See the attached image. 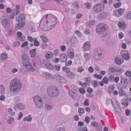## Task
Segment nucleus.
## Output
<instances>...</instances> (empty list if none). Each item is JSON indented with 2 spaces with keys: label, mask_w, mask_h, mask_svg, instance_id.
I'll use <instances>...</instances> for the list:
<instances>
[{
  "label": "nucleus",
  "mask_w": 131,
  "mask_h": 131,
  "mask_svg": "<svg viewBox=\"0 0 131 131\" xmlns=\"http://www.w3.org/2000/svg\"><path fill=\"white\" fill-rule=\"evenodd\" d=\"M57 23V19L54 16L47 15L44 16L41 20L39 27L42 30H45V28H52Z\"/></svg>",
  "instance_id": "obj_1"
},
{
  "label": "nucleus",
  "mask_w": 131,
  "mask_h": 131,
  "mask_svg": "<svg viewBox=\"0 0 131 131\" xmlns=\"http://www.w3.org/2000/svg\"><path fill=\"white\" fill-rule=\"evenodd\" d=\"M22 86V83L17 79L12 80L10 82L9 89L10 91L14 93H17L19 91Z\"/></svg>",
  "instance_id": "obj_2"
},
{
  "label": "nucleus",
  "mask_w": 131,
  "mask_h": 131,
  "mask_svg": "<svg viewBox=\"0 0 131 131\" xmlns=\"http://www.w3.org/2000/svg\"><path fill=\"white\" fill-rule=\"evenodd\" d=\"M47 91L48 95L51 97H56L59 94V90L56 87H48Z\"/></svg>",
  "instance_id": "obj_3"
},
{
  "label": "nucleus",
  "mask_w": 131,
  "mask_h": 131,
  "mask_svg": "<svg viewBox=\"0 0 131 131\" xmlns=\"http://www.w3.org/2000/svg\"><path fill=\"white\" fill-rule=\"evenodd\" d=\"M25 18V15L23 14H20L19 16L16 18V20L19 22L16 27L17 30L20 29L25 25V23L23 21V20H24Z\"/></svg>",
  "instance_id": "obj_4"
},
{
  "label": "nucleus",
  "mask_w": 131,
  "mask_h": 131,
  "mask_svg": "<svg viewBox=\"0 0 131 131\" xmlns=\"http://www.w3.org/2000/svg\"><path fill=\"white\" fill-rule=\"evenodd\" d=\"M108 28L107 25L103 23H100L97 25L96 27V32H102L106 31Z\"/></svg>",
  "instance_id": "obj_5"
},
{
  "label": "nucleus",
  "mask_w": 131,
  "mask_h": 131,
  "mask_svg": "<svg viewBox=\"0 0 131 131\" xmlns=\"http://www.w3.org/2000/svg\"><path fill=\"white\" fill-rule=\"evenodd\" d=\"M104 7V6L103 4L98 3L95 6H94L93 8L95 13H98L103 10Z\"/></svg>",
  "instance_id": "obj_6"
},
{
  "label": "nucleus",
  "mask_w": 131,
  "mask_h": 131,
  "mask_svg": "<svg viewBox=\"0 0 131 131\" xmlns=\"http://www.w3.org/2000/svg\"><path fill=\"white\" fill-rule=\"evenodd\" d=\"M55 78L56 81L60 83H65L66 82V80L63 77L58 74H55Z\"/></svg>",
  "instance_id": "obj_7"
},
{
  "label": "nucleus",
  "mask_w": 131,
  "mask_h": 131,
  "mask_svg": "<svg viewBox=\"0 0 131 131\" xmlns=\"http://www.w3.org/2000/svg\"><path fill=\"white\" fill-rule=\"evenodd\" d=\"M22 59L23 60V64L24 66H26L27 61H28L29 57L26 54H24L22 55L21 56Z\"/></svg>",
  "instance_id": "obj_8"
},
{
  "label": "nucleus",
  "mask_w": 131,
  "mask_h": 131,
  "mask_svg": "<svg viewBox=\"0 0 131 131\" xmlns=\"http://www.w3.org/2000/svg\"><path fill=\"white\" fill-rule=\"evenodd\" d=\"M43 75L44 77H45L47 79L50 80H53L54 77L53 75L51 74L50 73L45 72L44 73Z\"/></svg>",
  "instance_id": "obj_9"
},
{
  "label": "nucleus",
  "mask_w": 131,
  "mask_h": 131,
  "mask_svg": "<svg viewBox=\"0 0 131 131\" xmlns=\"http://www.w3.org/2000/svg\"><path fill=\"white\" fill-rule=\"evenodd\" d=\"M69 94L72 98L74 99L77 100L79 99V96L78 95L72 90H70L69 91Z\"/></svg>",
  "instance_id": "obj_10"
},
{
  "label": "nucleus",
  "mask_w": 131,
  "mask_h": 131,
  "mask_svg": "<svg viewBox=\"0 0 131 131\" xmlns=\"http://www.w3.org/2000/svg\"><path fill=\"white\" fill-rule=\"evenodd\" d=\"M8 20V19H4L2 20V24L5 28H8L9 27V24Z\"/></svg>",
  "instance_id": "obj_11"
},
{
  "label": "nucleus",
  "mask_w": 131,
  "mask_h": 131,
  "mask_svg": "<svg viewBox=\"0 0 131 131\" xmlns=\"http://www.w3.org/2000/svg\"><path fill=\"white\" fill-rule=\"evenodd\" d=\"M122 52L124 53V54H122V58L126 60H129L130 57V56L129 54L127 53V52L124 50Z\"/></svg>",
  "instance_id": "obj_12"
},
{
  "label": "nucleus",
  "mask_w": 131,
  "mask_h": 131,
  "mask_svg": "<svg viewBox=\"0 0 131 131\" xmlns=\"http://www.w3.org/2000/svg\"><path fill=\"white\" fill-rule=\"evenodd\" d=\"M90 45V44L89 42H85L82 47L83 50L85 51L88 50H89Z\"/></svg>",
  "instance_id": "obj_13"
},
{
  "label": "nucleus",
  "mask_w": 131,
  "mask_h": 131,
  "mask_svg": "<svg viewBox=\"0 0 131 131\" xmlns=\"http://www.w3.org/2000/svg\"><path fill=\"white\" fill-rule=\"evenodd\" d=\"M60 59L61 61L64 62L66 61L67 57L65 54H62L60 56Z\"/></svg>",
  "instance_id": "obj_14"
},
{
  "label": "nucleus",
  "mask_w": 131,
  "mask_h": 131,
  "mask_svg": "<svg viewBox=\"0 0 131 131\" xmlns=\"http://www.w3.org/2000/svg\"><path fill=\"white\" fill-rule=\"evenodd\" d=\"M109 70L112 72H120L122 69L121 68L119 69L118 68L115 69L113 67H110Z\"/></svg>",
  "instance_id": "obj_15"
},
{
  "label": "nucleus",
  "mask_w": 131,
  "mask_h": 131,
  "mask_svg": "<svg viewBox=\"0 0 131 131\" xmlns=\"http://www.w3.org/2000/svg\"><path fill=\"white\" fill-rule=\"evenodd\" d=\"M42 101L41 98L39 96H36L33 98V101L34 104H37V102Z\"/></svg>",
  "instance_id": "obj_16"
},
{
  "label": "nucleus",
  "mask_w": 131,
  "mask_h": 131,
  "mask_svg": "<svg viewBox=\"0 0 131 131\" xmlns=\"http://www.w3.org/2000/svg\"><path fill=\"white\" fill-rule=\"evenodd\" d=\"M34 104L37 107L41 109L43 107V103L42 101L37 102V104L35 103Z\"/></svg>",
  "instance_id": "obj_17"
},
{
  "label": "nucleus",
  "mask_w": 131,
  "mask_h": 131,
  "mask_svg": "<svg viewBox=\"0 0 131 131\" xmlns=\"http://www.w3.org/2000/svg\"><path fill=\"white\" fill-rule=\"evenodd\" d=\"M30 54L31 58L35 57L36 55L37 52L36 51V49H35L31 50L30 51Z\"/></svg>",
  "instance_id": "obj_18"
},
{
  "label": "nucleus",
  "mask_w": 131,
  "mask_h": 131,
  "mask_svg": "<svg viewBox=\"0 0 131 131\" xmlns=\"http://www.w3.org/2000/svg\"><path fill=\"white\" fill-rule=\"evenodd\" d=\"M115 62L116 64L120 65L122 63L121 58L119 57H116L114 59Z\"/></svg>",
  "instance_id": "obj_19"
},
{
  "label": "nucleus",
  "mask_w": 131,
  "mask_h": 131,
  "mask_svg": "<svg viewBox=\"0 0 131 131\" xmlns=\"http://www.w3.org/2000/svg\"><path fill=\"white\" fill-rule=\"evenodd\" d=\"M26 67H28V68L29 69L32 71H34L35 70V69L32 67L31 63L29 61H27V64L26 66H25Z\"/></svg>",
  "instance_id": "obj_20"
},
{
  "label": "nucleus",
  "mask_w": 131,
  "mask_h": 131,
  "mask_svg": "<svg viewBox=\"0 0 131 131\" xmlns=\"http://www.w3.org/2000/svg\"><path fill=\"white\" fill-rule=\"evenodd\" d=\"M119 94L120 96H124L126 95V93L122 89L120 88L119 89Z\"/></svg>",
  "instance_id": "obj_21"
},
{
  "label": "nucleus",
  "mask_w": 131,
  "mask_h": 131,
  "mask_svg": "<svg viewBox=\"0 0 131 131\" xmlns=\"http://www.w3.org/2000/svg\"><path fill=\"white\" fill-rule=\"evenodd\" d=\"M16 108L20 110H23L24 108V105L22 103H19L16 105Z\"/></svg>",
  "instance_id": "obj_22"
},
{
  "label": "nucleus",
  "mask_w": 131,
  "mask_h": 131,
  "mask_svg": "<svg viewBox=\"0 0 131 131\" xmlns=\"http://www.w3.org/2000/svg\"><path fill=\"white\" fill-rule=\"evenodd\" d=\"M91 124L92 126H94L97 128H99L100 126V125L98 123L95 121L93 122H91Z\"/></svg>",
  "instance_id": "obj_23"
},
{
  "label": "nucleus",
  "mask_w": 131,
  "mask_h": 131,
  "mask_svg": "<svg viewBox=\"0 0 131 131\" xmlns=\"http://www.w3.org/2000/svg\"><path fill=\"white\" fill-rule=\"evenodd\" d=\"M23 120L24 121H27L28 122H31L32 120V118L30 115H29L28 116L24 118Z\"/></svg>",
  "instance_id": "obj_24"
},
{
  "label": "nucleus",
  "mask_w": 131,
  "mask_h": 131,
  "mask_svg": "<svg viewBox=\"0 0 131 131\" xmlns=\"http://www.w3.org/2000/svg\"><path fill=\"white\" fill-rule=\"evenodd\" d=\"M67 76L69 78L72 79L74 77V75L72 72L70 71L67 73Z\"/></svg>",
  "instance_id": "obj_25"
},
{
  "label": "nucleus",
  "mask_w": 131,
  "mask_h": 131,
  "mask_svg": "<svg viewBox=\"0 0 131 131\" xmlns=\"http://www.w3.org/2000/svg\"><path fill=\"white\" fill-rule=\"evenodd\" d=\"M102 50L100 49H96L95 50V54H97L99 56H101L102 54Z\"/></svg>",
  "instance_id": "obj_26"
},
{
  "label": "nucleus",
  "mask_w": 131,
  "mask_h": 131,
  "mask_svg": "<svg viewBox=\"0 0 131 131\" xmlns=\"http://www.w3.org/2000/svg\"><path fill=\"white\" fill-rule=\"evenodd\" d=\"M7 57V55L6 53H3L1 55V59L2 61L5 60Z\"/></svg>",
  "instance_id": "obj_27"
},
{
  "label": "nucleus",
  "mask_w": 131,
  "mask_h": 131,
  "mask_svg": "<svg viewBox=\"0 0 131 131\" xmlns=\"http://www.w3.org/2000/svg\"><path fill=\"white\" fill-rule=\"evenodd\" d=\"M12 13L14 15L16 16L19 14V11L18 9H14L12 10Z\"/></svg>",
  "instance_id": "obj_28"
},
{
  "label": "nucleus",
  "mask_w": 131,
  "mask_h": 131,
  "mask_svg": "<svg viewBox=\"0 0 131 131\" xmlns=\"http://www.w3.org/2000/svg\"><path fill=\"white\" fill-rule=\"evenodd\" d=\"M113 104H112L113 107L114 108L115 111H116V109L118 108L119 107V106L117 102L115 100V102H113Z\"/></svg>",
  "instance_id": "obj_29"
},
{
  "label": "nucleus",
  "mask_w": 131,
  "mask_h": 131,
  "mask_svg": "<svg viewBox=\"0 0 131 131\" xmlns=\"http://www.w3.org/2000/svg\"><path fill=\"white\" fill-rule=\"evenodd\" d=\"M92 84L95 88H97L99 85V83L96 80L92 81Z\"/></svg>",
  "instance_id": "obj_30"
},
{
  "label": "nucleus",
  "mask_w": 131,
  "mask_h": 131,
  "mask_svg": "<svg viewBox=\"0 0 131 131\" xmlns=\"http://www.w3.org/2000/svg\"><path fill=\"white\" fill-rule=\"evenodd\" d=\"M8 111L10 115L12 116H14L15 115V112L13 111V110L11 108H8Z\"/></svg>",
  "instance_id": "obj_31"
},
{
  "label": "nucleus",
  "mask_w": 131,
  "mask_h": 131,
  "mask_svg": "<svg viewBox=\"0 0 131 131\" xmlns=\"http://www.w3.org/2000/svg\"><path fill=\"white\" fill-rule=\"evenodd\" d=\"M78 112L80 116H81V115L84 112V110L83 108L81 107L78 108Z\"/></svg>",
  "instance_id": "obj_32"
},
{
  "label": "nucleus",
  "mask_w": 131,
  "mask_h": 131,
  "mask_svg": "<svg viewBox=\"0 0 131 131\" xmlns=\"http://www.w3.org/2000/svg\"><path fill=\"white\" fill-rule=\"evenodd\" d=\"M84 56L86 60L87 61L89 60L91 58L89 54L88 53H85L84 54Z\"/></svg>",
  "instance_id": "obj_33"
},
{
  "label": "nucleus",
  "mask_w": 131,
  "mask_h": 131,
  "mask_svg": "<svg viewBox=\"0 0 131 131\" xmlns=\"http://www.w3.org/2000/svg\"><path fill=\"white\" fill-rule=\"evenodd\" d=\"M61 67V64L55 65L54 66V69L57 71H59L60 68Z\"/></svg>",
  "instance_id": "obj_34"
},
{
  "label": "nucleus",
  "mask_w": 131,
  "mask_h": 131,
  "mask_svg": "<svg viewBox=\"0 0 131 131\" xmlns=\"http://www.w3.org/2000/svg\"><path fill=\"white\" fill-rule=\"evenodd\" d=\"M0 89L1 90V93L2 94H3L5 93V89L4 86L0 84Z\"/></svg>",
  "instance_id": "obj_35"
},
{
  "label": "nucleus",
  "mask_w": 131,
  "mask_h": 131,
  "mask_svg": "<svg viewBox=\"0 0 131 131\" xmlns=\"http://www.w3.org/2000/svg\"><path fill=\"white\" fill-rule=\"evenodd\" d=\"M29 31L31 33H32L37 31L36 29L33 26H31L29 28Z\"/></svg>",
  "instance_id": "obj_36"
},
{
  "label": "nucleus",
  "mask_w": 131,
  "mask_h": 131,
  "mask_svg": "<svg viewBox=\"0 0 131 131\" xmlns=\"http://www.w3.org/2000/svg\"><path fill=\"white\" fill-rule=\"evenodd\" d=\"M72 41L71 39V38H68L66 44L69 45V46H72Z\"/></svg>",
  "instance_id": "obj_37"
},
{
  "label": "nucleus",
  "mask_w": 131,
  "mask_h": 131,
  "mask_svg": "<svg viewBox=\"0 0 131 131\" xmlns=\"http://www.w3.org/2000/svg\"><path fill=\"white\" fill-rule=\"evenodd\" d=\"M107 35V34H106L102 36L101 38L102 40L103 41L107 40L108 39Z\"/></svg>",
  "instance_id": "obj_38"
},
{
  "label": "nucleus",
  "mask_w": 131,
  "mask_h": 131,
  "mask_svg": "<svg viewBox=\"0 0 131 131\" xmlns=\"http://www.w3.org/2000/svg\"><path fill=\"white\" fill-rule=\"evenodd\" d=\"M118 26L120 28H124L125 27V25L123 22H119L118 23Z\"/></svg>",
  "instance_id": "obj_39"
},
{
  "label": "nucleus",
  "mask_w": 131,
  "mask_h": 131,
  "mask_svg": "<svg viewBox=\"0 0 131 131\" xmlns=\"http://www.w3.org/2000/svg\"><path fill=\"white\" fill-rule=\"evenodd\" d=\"M17 35L18 36V38H21H21L19 40L21 41L23 40H22V39H25V37L23 36V37H22V33H17Z\"/></svg>",
  "instance_id": "obj_40"
},
{
  "label": "nucleus",
  "mask_w": 131,
  "mask_h": 131,
  "mask_svg": "<svg viewBox=\"0 0 131 131\" xmlns=\"http://www.w3.org/2000/svg\"><path fill=\"white\" fill-rule=\"evenodd\" d=\"M68 55L69 58H72L74 56V54L73 52H69L68 53Z\"/></svg>",
  "instance_id": "obj_41"
},
{
  "label": "nucleus",
  "mask_w": 131,
  "mask_h": 131,
  "mask_svg": "<svg viewBox=\"0 0 131 131\" xmlns=\"http://www.w3.org/2000/svg\"><path fill=\"white\" fill-rule=\"evenodd\" d=\"M62 69L64 72H66L67 73H68L70 71L69 68L66 67H63Z\"/></svg>",
  "instance_id": "obj_42"
},
{
  "label": "nucleus",
  "mask_w": 131,
  "mask_h": 131,
  "mask_svg": "<svg viewBox=\"0 0 131 131\" xmlns=\"http://www.w3.org/2000/svg\"><path fill=\"white\" fill-rule=\"evenodd\" d=\"M100 56L98 55L97 54H95V56L93 57V58L95 60H99L100 59Z\"/></svg>",
  "instance_id": "obj_43"
},
{
  "label": "nucleus",
  "mask_w": 131,
  "mask_h": 131,
  "mask_svg": "<svg viewBox=\"0 0 131 131\" xmlns=\"http://www.w3.org/2000/svg\"><path fill=\"white\" fill-rule=\"evenodd\" d=\"M115 100L114 99H107L106 100V102H111L112 104H113V102H115Z\"/></svg>",
  "instance_id": "obj_44"
},
{
  "label": "nucleus",
  "mask_w": 131,
  "mask_h": 131,
  "mask_svg": "<svg viewBox=\"0 0 131 131\" xmlns=\"http://www.w3.org/2000/svg\"><path fill=\"white\" fill-rule=\"evenodd\" d=\"M102 81L106 84H107L108 82V79L106 77H105L102 79Z\"/></svg>",
  "instance_id": "obj_45"
},
{
  "label": "nucleus",
  "mask_w": 131,
  "mask_h": 131,
  "mask_svg": "<svg viewBox=\"0 0 131 131\" xmlns=\"http://www.w3.org/2000/svg\"><path fill=\"white\" fill-rule=\"evenodd\" d=\"M14 119L12 117H9L7 120V122L8 124H10L13 122Z\"/></svg>",
  "instance_id": "obj_46"
},
{
  "label": "nucleus",
  "mask_w": 131,
  "mask_h": 131,
  "mask_svg": "<svg viewBox=\"0 0 131 131\" xmlns=\"http://www.w3.org/2000/svg\"><path fill=\"white\" fill-rule=\"evenodd\" d=\"M43 63L44 65L46 67L48 66V64L50 63L48 60L46 59H43L42 60Z\"/></svg>",
  "instance_id": "obj_47"
},
{
  "label": "nucleus",
  "mask_w": 131,
  "mask_h": 131,
  "mask_svg": "<svg viewBox=\"0 0 131 131\" xmlns=\"http://www.w3.org/2000/svg\"><path fill=\"white\" fill-rule=\"evenodd\" d=\"M45 108L47 110H49L52 108V107L51 105L46 104L45 105Z\"/></svg>",
  "instance_id": "obj_48"
},
{
  "label": "nucleus",
  "mask_w": 131,
  "mask_h": 131,
  "mask_svg": "<svg viewBox=\"0 0 131 131\" xmlns=\"http://www.w3.org/2000/svg\"><path fill=\"white\" fill-rule=\"evenodd\" d=\"M117 12L119 14L121 15H122V13H124V10L121 8H119L118 9Z\"/></svg>",
  "instance_id": "obj_49"
},
{
  "label": "nucleus",
  "mask_w": 131,
  "mask_h": 131,
  "mask_svg": "<svg viewBox=\"0 0 131 131\" xmlns=\"http://www.w3.org/2000/svg\"><path fill=\"white\" fill-rule=\"evenodd\" d=\"M20 99V97L18 96L16 97L13 100V101L15 102H17L19 101Z\"/></svg>",
  "instance_id": "obj_50"
},
{
  "label": "nucleus",
  "mask_w": 131,
  "mask_h": 131,
  "mask_svg": "<svg viewBox=\"0 0 131 131\" xmlns=\"http://www.w3.org/2000/svg\"><path fill=\"white\" fill-rule=\"evenodd\" d=\"M121 5V2H118L117 3L115 4L114 5V6L115 8L119 7Z\"/></svg>",
  "instance_id": "obj_51"
},
{
  "label": "nucleus",
  "mask_w": 131,
  "mask_h": 131,
  "mask_svg": "<svg viewBox=\"0 0 131 131\" xmlns=\"http://www.w3.org/2000/svg\"><path fill=\"white\" fill-rule=\"evenodd\" d=\"M84 70V69L81 66L79 67L78 68V71L80 73H81Z\"/></svg>",
  "instance_id": "obj_52"
},
{
  "label": "nucleus",
  "mask_w": 131,
  "mask_h": 131,
  "mask_svg": "<svg viewBox=\"0 0 131 131\" xmlns=\"http://www.w3.org/2000/svg\"><path fill=\"white\" fill-rule=\"evenodd\" d=\"M109 91L110 92H112L114 90V87L113 85H111L108 87Z\"/></svg>",
  "instance_id": "obj_53"
},
{
  "label": "nucleus",
  "mask_w": 131,
  "mask_h": 131,
  "mask_svg": "<svg viewBox=\"0 0 131 131\" xmlns=\"http://www.w3.org/2000/svg\"><path fill=\"white\" fill-rule=\"evenodd\" d=\"M41 38L42 39L43 42L46 43L47 41V39L43 36H41Z\"/></svg>",
  "instance_id": "obj_54"
},
{
  "label": "nucleus",
  "mask_w": 131,
  "mask_h": 131,
  "mask_svg": "<svg viewBox=\"0 0 131 131\" xmlns=\"http://www.w3.org/2000/svg\"><path fill=\"white\" fill-rule=\"evenodd\" d=\"M114 76L112 75H110L108 77V80L111 82L113 81L114 79Z\"/></svg>",
  "instance_id": "obj_55"
},
{
  "label": "nucleus",
  "mask_w": 131,
  "mask_h": 131,
  "mask_svg": "<svg viewBox=\"0 0 131 131\" xmlns=\"http://www.w3.org/2000/svg\"><path fill=\"white\" fill-rule=\"evenodd\" d=\"M79 91L81 93L83 94L85 93L86 92L84 89L81 88H80L79 89Z\"/></svg>",
  "instance_id": "obj_56"
},
{
  "label": "nucleus",
  "mask_w": 131,
  "mask_h": 131,
  "mask_svg": "<svg viewBox=\"0 0 131 131\" xmlns=\"http://www.w3.org/2000/svg\"><path fill=\"white\" fill-rule=\"evenodd\" d=\"M53 54L54 56H58L59 54V51L58 50H54L53 51Z\"/></svg>",
  "instance_id": "obj_57"
},
{
  "label": "nucleus",
  "mask_w": 131,
  "mask_h": 131,
  "mask_svg": "<svg viewBox=\"0 0 131 131\" xmlns=\"http://www.w3.org/2000/svg\"><path fill=\"white\" fill-rule=\"evenodd\" d=\"M94 77L97 78L99 79H101L102 78V77L100 75H97L96 74H95L94 75Z\"/></svg>",
  "instance_id": "obj_58"
},
{
  "label": "nucleus",
  "mask_w": 131,
  "mask_h": 131,
  "mask_svg": "<svg viewBox=\"0 0 131 131\" xmlns=\"http://www.w3.org/2000/svg\"><path fill=\"white\" fill-rule=\"evenodd\" d=\"M84 104L85 106H89V101L87 99H86L85 100Z\"/></svg>",
  "instance_id": "obj_59"
},
{
  "label": "nucleus",
  "mask_w": 131,
  "mask_h": 131,
  "mask_svg": "<svg viewBox=\"0 0 131 131\" xmlns=\"http://www.w3.org/2000/svg\"><path fill=\"white\" fill-rule=\"evenodd\" d=\"M23 116V114L21 112H20L18 114V120H20L21 118Z\"/></svg>",
  "instance_id": "obj_60"
},
{
  "label": "nucleus",
  "mask_w": 131,
  "mask_h": 131,
  "mask_svg": "<svg viewBox=\"0 0 131 131\" xmlns=\"http://www.w3.org/2000/svg\"><path fill=\"white\" fill-rule=\"evenodd\" d=\"M47 67L49 69L51 70H53L54 69V67H53L52 65L50 63Z\"/></svg>",
  "instance_id": "obj_61"
},
{
  "label": "nucleus",
  "mask_w": 131,
  "mask_h": 131,
  "mask_svg": "<svg viewBox=\"0 0 131 131\" xmlns=\"http://www.w3.org/2000/svg\"><path fill=\"white\" fill-rule=\"evenodd\" d=\"M88 129L86 127L81 128V129L79 130V131H87Z\"/></svg>",
  "instance_id": "obj_62"
},
{
  "label": "nucleus",
  "mask_w": 131,
  "mask_h": 131,
  "mask_svg": "<svg viewBox=\"0 0 131 131\" xmlns=\"http://www.w3.org/2000/svg\"><path fill=\"white\" fill-rule=\"evenodd\" d=\"M56 131H65V129L63 127L58 128Z\"/></svg>",
  "instance_id": "obj_63"
},
{
  "label": "nucleus",
  "mask_w": 131,
  "mask_h": 131,
  "mask_svg": "<svg viewBox=\"0 0 131 131\" xmlns=\"http://www.w3.org/2000/svg\"><path fill=\"white\" fill-rule=\"evenodd\" d=\"M126 75L128 77H130L131 76V71H127L126 72Z\"/></svg>",
  "instance_id": "obj_64"
}]
</instances>
